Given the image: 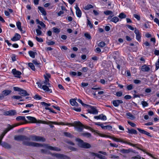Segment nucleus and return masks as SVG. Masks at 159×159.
Returning <instances> with one entry per match:
<instances>
[{"label": "nucleus", "instance_id": "obj_59", "mask_svg": "<svg viewBox=\"0 0 159 159\" xmlns=\"http://www.w3.org/2000/svg\"><path fill=\"white\" fill-rule=\"evenodd\" d=\"M127 89L128 90H130L132 89L133 85L132 84H130L128 85L127 87Z\"/></svg>", "mask_w": 159, "mask_h": 159}, {"label": "nucleus", "instance_id": "obj_38", "mask_svg": "<svg viewBox=\"0 0 159 159\" xmlns=\"http://www.w3.org/2000/svg\"><path fill=\"white\" fill-rule=\"evenodd\" d=\"M93 7V6L91 4H88L85 7L84 9L86 10H89Z\"/></svg>", "mask_w": 159, "mask_h": 159}, {"label": "nucleus", "instance_id": "obj_28", "mask_svg": "<svg viewBox=\"0 0 159 159\" xmlns=\"http://www.w3.org/2000/svg\"><path fill=\"white\" fill-rule=\"evenodd\" d=\"M16 119L17 121H19L20 120L26 121L25 117L24 116H19L16 118Z\"/></svg>", "mask_w": 159, "mask_h": 159}, {"label": "nucleus", "instance_id": "obj_32", "mask_svg": "<svg viewBox=\"0 0 159 159\" xmlns=\"http://www.w3.org/2000/svg\"><path fill=\"white\" fill-rule=\"evenodd\" d=\"M16 26L18 29L20 30L21 31V23L20 22L18 21L16 22Z\"/></svg>", "mask_w": 159, "mask_h": 159}, {"label": "nucleus", "instance_id": "obj_63", "mask_svg": "<svg viewBox=\"0 0 159 159\" xmlns=\"http://www.w3.org/2000/svg\"><path fill=\"white\" fill-rule=\"evenodd\" d=\"M72 109L73 110H74L77 112H80L81 111V109L80 107L79 108H76L75 107H73L72 108Z\"/></svg>", "mask_w": 159, "mask_h": 159}, {"label": "nucleus", "instance_id": "obj_27", "mask_svg": "<svg viewBox=\"0 0 159 159\" xmlns=\"http://www.w3.org/2000/svg\"><path fill=\"white\" fill-rule=\"evenodd\" d=\"M119 20V19L118 17L117 16H115L111 19V21L116 23Z\"/></svg>", "mask_w": 159, "mask_h": 159}, {"label": "nucleus", "instance_id": "obj_3", "mask_svg": "<svg viewBox=\"0 0 159 159\" xmlns=\"http://www.w3.org/2000/svg\"><path fill=\"white\" fill-rule=\"evenodd\" d=\"M76 141L78 142V146L81 148H89L91 147V145L88 143L84 142L80 139L78 138L76 139Z\"/></svg>", "mask_w": 159, "mask_h": 159}, {"label": "nucleus", "instance_id": "obj_16", "mask_svg": "<svg viewBox=\"0 0 159 159\" xmlns=\"http://www.w3.org/2000/svg\"><path fill=\"white\" fill-rule=\"evenodd\" d=\"M141 69L143 71H148L149 70V67L146 65H144L141 66Z\"/></svg>", "mask_w": 159, "mask_h": 159}, {"label": "nucleus", "instance_id": "obj_4", "mask_svg": "<svg viewBox=\"0 0 159 159\" xmlns=\"http://www.w3.org/2000/svg\"><path fill=\"white\" fill-rule=\"evenodd\" d=\"M71 126H74L77 129V131L79 132H81L83 131V129L84 125H83L80 121H75L73 124H71Z\"/></svg>", "mask_w": 159, "mask_h": 159}, {"label": "nucleus", "instance_id": "obj_34", "mask_svg": "<svg viewBox=\"0 0 159 159\" xmlns=\"http://www.w3.org/2000/svg\"><path fill=\"white\" fill-rule=\"evenodd\" d=\"M104 13L106 15H108L113 14V12L111 11L107 10L104 11Z\"/></svg>", "mask_w": 159, "mask_h": 159}, {"label": "nucleus", "instance_id": "obj_14", "mask_svg": "<svg viewBox=\"0 0 159 159\" xmlns=\"http://www.w3.org/2000/svg\"><path fill=\"white\" fill-rule=\"evenodd\" d=\"M75 9L76 10V13L77 16L79 17H81L82 13L79 8L76 5V7H75Z\"/></svg>", "mask_w": 159, "mask_h": 159}, {"label": "nucleus", "instance_id": "obj_64", "mask_svg": "<svg viewBox=\"0 0 159 159\" xmlns=\"http://www.w3.org/2000/svg\"><path fill=\"white\" fill-rule=\"evenodd\" d=\"M126 26L130 30H134V28L132 27L131 25H126Z\"/></svg>", "mask_w": 159, "mask_h": 159}, {"label": "nucleus", "instance_id": "obj_62", "mask_svg": "<svg viewBox=\"0 0 159 159\" xmlns=\"http://www.w3.org/2000/svg\"><path fill=\"white\" fill-rule=\"evenodd\" d=\"M68 148L70 150L72 151H76L77 150V149L72 147L69 146L68 147Z\"/></svg>", "mask_w": 159, "mask_h": 159}, {"label": "nucleus", "instance_id": "obj_39", "mask_svg": "<svg viewBox=\"0 0 159 159\" xmlns=\"http://www.w3.org/2000/svg\"><path fill=\"white\" fill-rule=\"evenodd\" d=\"M40 104L42 105H44L46 107L49 106L51 105L50 104L47 103L45 102H41Z\"/></svg>", "mask_w": 159, "mask_h": 159}, {"label": "nucleus", "instance_id": "obj_29", "mask_svg": "<svg viewBox=\"0 0 159 159\" xmlns=\"http://www.w3.org/2000/svg\"><path fill=\"white\" fill-rule=\"evenodd\" d=\"M77 100V98H74V99H70V103L73 106H74L75 105H74L75 104V103H76V100Z\"/></svg>", "mask_w": 159, "mask_h": 159}, {"label": "nucleus", "instance_id": "obj_17", "mask_svg": "<svg viewBox=\"0 0 159 159\" xmlns=\"http://www.w3.org/2000/svg\"><path fill=\"white\" fill-rule=\"evenodd\" d=\"M30 56L32 58H34L35 57V55L37 54L36 52H33L32 51H30L28 52Z\"/></svg>", "mask_w": 159, "mask_h": 159}, {"label": "nucleus", "instance_id": "obj_7", "mask_svg": "<svg viewBox=\"0 0 159 159\" xmlns=\"http://www.w3.org/2000/svg\"><path fill=\"white\" fill-rule=\"evenodd\" d=\"M26 118L29 120V123H41L42 121L41 120L37 121L34 117L31 116H27Z\"/></svg>", "mask_w": 159, "mask_h": 159}, {"label": "nucleus", "instance_id": "obj_48", "mask_svg": "<svg viewBox=\"0 0 159 159\" xmlns=\"http://www.w3.org/2000/svg\"><path fill=\"white\" fill-rule=\"evenodd\" d=\"M41 151L42 153H45L46 154H50L49 152H48L47 150L45 149H42L41 150Z\"/></svg>", "mask_w": 159, "mask_h": 159}, {"label": "nucleus", "instance_id": "obj_58", "mask_svg": "<svg viewBox=\"0 0 159 159\" xmlns=\"http://www.w3.org/2000/svg\"><path fill=\"white\" fill-rule=\"evenodd\" d=\"M85 128L86 129H89V130H91V131H94V130L93 129H92L91 127L88 126L86 125H84L83 128Z\"/></svg>", "mask_w": 159, "mask_h": 159}, {"label": "nucleus", "instance_id": "obj_19", "mask_svg": "<svg viewBox=\"0 0 159 159\" xmlns=\"http://www.w3.org/2000/svg\"><path fill=\"white\" fill-rule=\"evenodd\" d=\"M42 89L46 92L51 93L52 92L51 89L49 88L46 85H43L42 87Z\"/></svg>", "mask_w": 159, "mask_h": 159}, {"label": "nucleus", "instance_id": "obj_37", "mask_svg": "<svg viewBox=\"0 0 159 159\" xmlns=\"http://www.w3.org/2000/svg\"><path fill=\"white\" fill-rule=\"evenodd\" d=\"M106 45V43L104 42H101L99 43L98 46L101 48L104 47Z\"/></svg>", "mask_w": 159, "mask_h": 159}, {"label": "nucleus", "instance_id": "obj_18", "mask_svg": "<svg viewBox=\"0 0 159 159\" xmlns=\"http://www.w3.org/2000/svg\"><path fill=\"white\" fill-rule=\"evenodd\" d=\"M38 8L43 15L44 16L46 15V12L43 7L39 6L38 7Z\"/></svg>", "mask_w": 159, "mask_h": 159}, {"label": "nucleus", "instance_id": "obj_51", "mask_svg": "<svg viewBox=\"0 0 159 159\" xmlns=\"http://www.w3.org/2000/svg\"><path fill=\"white\" fill-rule=\"evenodd\" d=\"M84 36L89 39H91V36L89 34L85 33L84 34Z\"/></svg>", "mask_w": 159, "mask_h": 159}, {"label": "nucleus", "instance_id": "obj_44", "mask_svg": "<svg viewBox=\"0 0 159 159\" xmlns=\"http://www.w3.org/2000/svg\"><path fill=\"white\" fill-rule=\"evenodd\" d=\"M112 128V127L110 125L105 126L104 127V129L110 130Z\"/></svg>", "mask_w": 159, "mask_h": 159}, {"label": "nucleus", "instance_id": "obj_25", "mask_svg": "<svg viewBox=\"0 0 159 159\" xmlns=\"http://www.w3.org/2000/svg\"><path fill=\"white\" fill-rule=\"evenodd\" d=\"M126 115L128 118L130 119L131 120H133L135 118L134 115L130 112L127 113L126 114Z\"/></svg>", "mask_w": 159, "mask_h": 159}, {"label": "nucleus", "instance_id": "obj_41", "mask_svg": "<svg viewBox=\"0 0 159 159\" xmlns=\"http://www.w3.org/2000/svg\"><path fill=\"white\" fill-rule=\"evenodd\" d=\"M97 157L100 159H107L105 156L99 154L97 155Z\"/></svg>", "mask_w": 159, "mask_h": 159}, {"label": "nucleus", "instance_id": "obj_24", "mask_svg": "<svg viewBox=\"0 0 159 159\" xmlns=\"http://www.w3.org/2000/svg\"><path fill=\"white\" fill-rule=\"evenodd\" d=\"M23 124V123H21V124H20V123L16 124H15L13 125H9V127L7 129H8V130H9V131L10 130L12 129L14 127H16V126H18V125H20L21 124Z\"/></svg>", "mask_w": 159, "mask_h": 159}, {"label": "nucleus", "instance_id": "obj_9", "mask_svg": "<svg viewBox=\"0 0 159 159\" xmlns=\"http://www.w3.org/2000/svg\"><path fill=\"white\" fill-rule=\"evenodd\" d=\"M16 112L15 110H10L5 112L4 114L6 116H12L16 115Z\"/></svg>", "mask_w": 159, "mask_h": 159}, {"label": "nucleus", "instance_id": "obj_30", "mask_svg": "<svg viewBox=\"0 0 159 159\" xmlns=\"http://www.w3.org/2000/svg\"><path fill=\"white\" fill-rule=\"evenodd\" d=\"M130 151V149H122L120 150V152L123 153H128Z\"/></svg>", "mask_w": 159, "mask_h": 159}, {"label": "nucleus", "instance_id": "obj_54", "mask_svg": "<svg viewBox=\"0 0 159 159\" xmlns=\"http://www.w3.org/2000/svg\"><path fill=\"white\" fill-rule=\"evenodd\" d=\"M46 43L48 45H53L55 43L54 42L50 40H49V42H47Z\"/></svg>", "mask_w": 159, "mask_h": 159}, {"label": "nucleus", "instance_id": "obj_53", "mask_svg": "<svg viewBox=\"0 0 159 159\" xmlns=\"http://www.w3.org/2000/svg\"><path fill=\"white\" fill-rule=\"evenodd\" d=\"M128 123L133 127H135L136 126V124L131 121H128Z\"/></svg>", "mask_w": 159, "mask_h": 159}, {"label": "nucleus", "instance_id": "obj_20", "mask_svg": "<svg viewBox=\"0 0 159 159\" xmlns=\"http://www.w3.org/2000/svg\"><path fill=\"white\" fill-rule=\"evenodd\" d=\"M1 145L5 148H11L10 145L5 142L2 143L1 144Z\"/></svg>", "mask_w": 159, "mask_h": 159}, {"label": "nucleus", "instance_id": "obj_2", "mask_svg": "<svg viewBox=\"0 0 159 159\" xmlns=\"http://www.w3.org/2000/svg\"><path fill=\"white\" fill-rule=\"evenodd\" d=\"M103 137H106L107 138H110L111 139H113L114 141L116 142H122L124 143H127L130 146L136 147L138 149H139V148L138 146V145L136 144H134L132 143H131L129 142H127L124 141L123 140H121V139H117L116 138L114 137H111L109 135H104L103 136Z\"/></svg>", "mask_w": 159, "mask_h": 159}, {"label": "nucleus", "instance_id": "obj_31", "mask_svg": "<svg viewBox=\"0 0 159 159\" xmlns=\"http://www.w3.org/2000/svg\"><path fill=\"white\" fill-rule=\"evenodd\" d=\"M119 17L120 18L122 19L125 18L126 17V16L124 13L122 12L119 14Z\"/></svg>", "mask_w": 159, "mask_h": 159}, {"label": "nucleus", "instance_id": "obj_5", "mask_svg": "<svg viewBox=\"0 0 159 159\" xmlns=\"http://www.w3.org/2000/svg\"><path fill=\"white\" fill-rule=\"evenodd\" d=\"M86 107H88V109L87 110L88 113L93 114H98V111L96 109V107L88 105Z\"/></svg>", "mask_w": 159, "mask_h": 159}, {"label": "nucleus", "instance_id": "obj_21", "mask_svg": "<svg viewBox=\"0 0 159 159\" xmlns=\"http://www.w3.org/2000/svg\"><path fill=\"white\" fill-rule=\"evenodd\" d=\"M137 129L140 133L142 134H146L148 136H149V133L148 132L142 129L139 128H138Z\"/></svg>", "mask_w": 159, "mask_h": 159}, {"label": "nucleus", "instance_id": "obj_46", "mask_svg": "<svg viewBox=\"0 0 159 159\" xmlns=\"http://www.w3.org/2000/svg\"><path fill=\"white\" fill-rule=\"evenodd\" d=\"M156 69L157 70L159 68V58L158 59L156 63Z\"/></svg>", "mask_w": 159, "mask_h": 159}, {"label": "nucleus", "instance_id": "obj_52", "mask_svg": "<svg viewBox=\"0 0 159 159\" xmlns=\"http://www.w3.org/2000/svg\"><path fill=\"white\" fill-rule=\"evenodd\" d=\"M33 64H34L35 65L39 66V65L40 64V63L38 62L36 60H34L32 61Z\"/></svg>", "mask_w": 159, "mask_h": 159}, {"label": "nucleus", "instance_id": "obj_13", "mask_svg": "<svg viewBox=\"0 0 159 159\" xmlns=\"http://www.w3.org/2000/svg\"><path fill=\"white\" fill-rule=\"evenodd\" d=\"M134 33L136 35V38L138 41H140L141 35L140 33L138 30L136 29Z\"/></svg>", "mask_w": 159, "mask_h": 159}, {"label": "nucleus", "instance_id": "obj_40", "mask_svg": "<svg viewBox=\"0 0 159 159\" xmlns=\"http://www.w3.org/2000/svg\"><path fill=\"white\" fill-rule=\"evenodd\" d=\"M36 31L37 33V35L39 36L41 35V34H42V32L40 30L36 29Z\"/></svg>", "mask_w": 159, "mask_h": 159}, {"label": "nucleus", "instance_id": "obj_12", "mask_svg": "<svg viewBox=\"0 0 159 159\" xmlns=\"http://www.w3.org/2000/svg\"><path fill=\"white\" fill-rule=\"evenodd\" d=\"M21 36L20 34L18 33H16L15 36L11 39V40L13 41H16L19 40Z\"/></svg>", "mask_w": 159, "mask_h": 159}, {"label": "nucleus", "instance_id": "obj_15", "mask_svg": "<svg viewBox=\"0 0 159 159\" xmlns=\"http://www.w3.org/2000/svg\"><path fill=\"white\" fill-rule=\"evenodd\" d=\"M19 94L22 96H28L29 94L28 93L27 91L25 90L22 89H21V90L20 91Z\"/></svg>", "mask_w": 159, "mask_h": 159}, {"label": "nucleus", "instance_id": "obj_33", "mask_svg": "<svg viewBox=\"0 0 159 159\" xmlns=\"http://www.w3.org/2000/svg\"><path fill=\"white\" fill-rule=\"evenodd\" d=\"M28 66L33 70H34L35 68L33 63H28Z\"/></svg>", "mask_w": 159, "mask_h": 159}, {"label": "nucleus", "instance_id": "obj_57", "mask_svg": "<svg viewBox=\"0 0 159 159\" xmlns=\"http://www.w3.org/2000/svg\"><path fill=\"white\" fill-rule=\"evenodd\" d=\"M45 108L46 110H49L50 112H52L55 114L57 113L56 112H55L53 110H52L50 108L46 107Z\"/></svg>", "mask_w": 159, "mask_h": 159}, {"label": "nucleus", "instance_id": "obj_36", "mask_svg": "<svg viewBox=\"0 0 159 159\" xmlns=\"http://www.w3.org/2000/svg\"><path fill=\"white\" fill-rule=\"evenodd\" d=\"M77 100V101L80 102V103L83 106H84V107H86L87 106L88 104H85L83 102H82V100H81L80 99H78Z\"/></svg>", "mask_w": 159, "mask_h": 159}, {"label": "nucleus", "instance_id": "obj_6", "mask_svg": "<svg viewBox=\"0 0 159 159\" xmlns=\"http://www.w3.org/2000/svg\"><path fill=\"white\" fill-rule=\"evenodd\" d=\"M44 123L46 124H55L57 125H71V124L70 123H66L63 122H61L59 123H57L56 122H52L51 121H48V122H44Z\"/></svg>", "mask_w": 159, "mask_h": 159}, {"label": "nucleus", "instance_id": "obj_47", "mask_svg": "<svg viewBox=\"0 0 159 159\" xmlns=\"http://www.w3.org/2000/svg\"><path fill=\"white\" fill-rule=\"evenodd\" d=\"M52 155H54V156L56 157H58V158L62 157V156H63V155L62 154H57V153L55 154H52Z\"/></svg>", "mask_w": 159, "mask_h": 159}, {"label": "nucleus", "instance_id": "obj_55", "mask_svg": "<svg viewBox=\"0 0 159 159\" xmlns=\"http://www.w3.org/2000/svg\"><path fill=\"white\" fill-rule=\"evenodd\" d=\"M133 15H134V17L135 18H136L138 20H140V16L139 15H138L137 14H134Z\"/></svg>", "mask_w": 159, "mask_h": 159}, {"label": "nucleus", "instance_id": "obj_56", "mask_svg": "<svg viewBox=\"0 0 159 159\" xmlns=\"http://www.w3.org/2000/svg\"><path fill=\"white\" fill-rule=\"evenodd\" d=\"M87 25H89L90 28H92L93 27V24L91 23L90 21L88 19Z\"/></svg>", "mask_w": 159, "mask_h": 159}, {"label": "nucleus", "instance_id": "obj_61", "mask_svg": "<svg viewBox=\"0 0 159 159\" xmlns=\"http://www.w3.org/2000/svg\"><path fill=\"white\" fill-rule=\"evenodd\" d=\"M110 156V157L111 158H119V157L118 156L112 154H111Z\"/></svg>", "mask_w": 159, "mask_h": 159}, {"label": "nucleus", "instance_id": "obj_43", "mask_svg": "<svg viewBox=\"0 0 159 159\" xmlns=\"http://www.w3.org/2000/svg\"><path fill=\"white\" fill-rule=\"evenodd\" d=\"M64 134L65 136L71 138L72 137V135L70 133L68 132H64Z\"/></svg>", "mask_w": 159, "mask_h": 159}, {"label": "nucleus", "instance_id": "obj_22", "mask_svg": "<svg viewBox=\"0 0 159 159\" xmlns=\"http://www.w3.org/2000/svg\"><path fill=\"white\" fill-rule=\"evenodd\" d=\"M81 135L86 137L87 138H89L91 137V134L90 133L88 132H85L84 133H82L81 134Z\"/></svg>", "mask_w": 159, "mask_h": 159}, {"label": "nucleus", "instance_id": "obj_49", "mask_svg": "<svg viewBox=\"0 0 159 159\" xmlns=\"http://www.w3.org/2000/svg\"><path fill=\"white\" fill-rule=\"evenodd\" d=\"M35 39L39 42H43V40L41 38H39L38 37L36 36L35 37Z\"/></svg>", "mask_w": 159, "mask_h": 159}, {"label": "nucleus", "instance_id": "obj_11", "mask_svg": "<svg viewBox=\"0 0 159 159\" xmlns=\"http://www.w3.org/2000/svg\"><path fill=\"white\" fill-rule=\"evenodd\" d=\"M94 118L97 120L101 119L103 120H106L107 119L106 116L103 115L102 114L98 116H94Z\"/></svg>", "mask_w": 159, "mask_h": 159}, {"label": "nucleus", "instance_id": "obj_50", "mask_svg": "<svg viewBox=\"0 0 159 159\" xmlns=\"http://www.w3.org/2000/svg\"><path fill=\"white\" fill-rule=\"evenodd\" d=\"M34 98L36 99L40 100L42 98L39 95L36 94L34 96Z\"/></svg>", "mask_w": 159, "mask_h": 159}, {"label": "nucleus", "instance_id": "obj_23", "mask_svg": "<svg viewBox=\"0 0 159 159\" xmlns=\"http://www.w3.org/2000/svg\"><path fill=\"white\" fill-rule=\"evenodd\" d=\"M127 132L130 134H137V131L133 129H128V131Z\"/></svg>", "mask_w": 159, "mask_h": 159}, {"label": "nucleus", "instance_id": "obj_1", "mask_svg": "<svg viewBox=\"0 0 159 159\" xmlns=\"http://www.w3.org/2000/svg\"><path fill=\"white\" fill-rule=\"evenodd\" d=\"M14 139L15 140L22 141V144L27 146L35 147H44L50 150L59 151L61 149L57 147H53L46 144H41L37 143L30 141V140L36 141L44 142V138L35 135H31L29 137L25 135H18L15 136Z\"/></svg>", "mask_w": 159, "mask_h": 159}, {"label": "nucleus", "instance_id": "obj_35", "mask_svg": "<svg viewBox=\"0 0 159 159\" xmlns=\"http://www.w3.org/2000/svg\"><path fill=\"white\" fill-rule=\"evenodd\" d=\"M44 78L45 79V81L44 82V84L45 85H50V83H49V79H48L47 78H46L45 77Z\"/></svg>", "mask_w": 159, "mask_h": 159}, {"label": "nucleus", "instance_id": "obj_8", "mask_svg": "<svg viewBox=\"0 0 159 159\" xmlns=\"http://www.w3.org/2000/svg\"><path fill=\"white\" fill-rule=\"evenodd\" d=\"M12 73L15 75V76L18 78H20V75H21V72L15 69H13L12 70Z\"/></svg>", "mask_w": 159, "mask_h": 159}, {"label": "nucleus", "instance_id": "obj_60", "mask_svg": "<svg viewBox=\"0 0 159 159\" xmlns=\"http://www.w3.org/2000/svg\"><path fill=\"white\" fill-rule=\"evenodd\" d=\"M122 95V92H117L116 93V95L118 97H121Z\"/></svg>", "mask_w": 159, "mask_h": 159}, {"label": "nucleus", "instance_id": "obj_26", "mask_svg": "<svg viewBox=\"0 0 159 159\" xmlns=\"http://www.w3.org/2000/svg\"><path fill=\"white\" fill-rule=\"evenodd\" d=\"M11 91L8 90H5L3 91L2 92V93L3 95L7 96L10 94L11 92Z\"/></svg>", "mask_w": 159, "mask_h": 159}, {"label": "nucleus", "instance_id": "obj_45", "mask_svg": "<svg viewBox=\"0 0 159 159\" xmlns=\"http://www.w3.org/2000/svg\"><path fill=\"white\" fill-rule=\"evenodd\" d=\"M12 98L15 99H20L22 98V97L20 96H13L12 97Z\"/></svg>", "mask_w": 159, "mask_h": 159}, {"label": "nucleus", "instance_id": "obj_42", "mask_svg": "<svg viewBox=\"0 0 159 159\" xmlns=\"http://www.w3.org/2000/svg\"><path fill=\"white\" fill-rule=\"evenodd\" d=\"M53 29L55 33H58L60 32V30L57 28L53 27Z\"/></svg>", "mask_w": 159, "mask_h": 159}, {"label": "nucleus", "instance_id": "obj_10", "mask_svg": "<svg viewBox=\"0 0 159 159\" xmlns=\"http://www.w3.org/2000/svg\"><path fill=\"white\" fill-rule=\"evenodd\" d=\"M123 102L122 100H115L112 101L113 104L115 107H118L120 104H121Z\"/></svg>", "mask_w": 159, "mask_h": 159}]
</instances>
